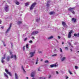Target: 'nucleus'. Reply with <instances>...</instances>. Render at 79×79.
Masks as SVG:
<instances>
[{
	"instance_id": "nucleus-1",
	"label": "nucleus",
	"mask_w": 79,
	"mask_h": 79,
	"mask_svg": "<svg viewBox=\"0 0 79 79\" xmlns=\"http://www.w3.org/2000/svg\"><path fill=\"white\" fill-rule=\"evenodd\" d=\"M74 8H68V10L69 11H70L73 14H75V12L74 11H73Z\"/></svg>"
},
{
	"instance_id": "nucleus-2",
	"label": "nucleus",
	"mask_w": 79,
	"mask_h": 79,
	"mask_svg": "<svg viewBox=\"0 0 79 79\" xmlns=\"http://www.w3.org/2000/svg\"><path fill=\"white\" fill-rule=\"evenodd\" d=\"M36 2H34L33 4H32V5L31 7H30V10H32L34 8V7H35V6L36 5Z\"/></svg>"
},
{
	"instance_id": "nucleus-3",
	"label": "nucleus",
	"mask_w": 79,
	"mask_h": 79,
	"mask_svg": "<svg viewBox=\"0 0 79 79\" xmlns=\"http://www.w3.org/2000/svg\"><path fill=\"white\" fill-rule=\"evenodd\" d=\"M6 54H4V55H3L4 57H2L1 59V62L3 63L4 62V59H5V58H6Z\"/></svg>"
},
{
	"instance_id": "nucleus-4",
	"label": "nucleus",
	"mask_w": 79,
	"mask_h": 79,
	"mask_svg": "<svg viewBox=\"0 0 79 79\" xmlns=\"http://www.w3.org/2000/svg\"><path fill=\"white\" fill-rule=\"evenodd\" d=\"M73 30H71L70 31V32H69V34H68V38H70L71 37V34L72 33Z\"/></svg>"
},
{
	"instance_id": "nucleus-5",
	"label": "nucleus",
	"mask_w": 79,
	"mask_h": 79,
	"mask_svg": "<svg viewBox=\"0 0 79 79\" xmlns=\"http://www.w3.org/2000/svg\"><path fill=\"white\" fill-rule=\"evenodd\" d=\"M12 23H10V26H9V28H8L7 30L6 31V33H7L8 32V31H10V29H11V27L12 26Z\"/></svg>"
},
{
	"instance_id": "nucleus-6",
	"label": "nucleus",
	"mask_w": 79,
	"mask_h": 79,
	"mask_svg": "<svg viewBox=\"0 0 79 79\" xmlns=\"http://www.w3.org/2000/svg\"><path fill=\"white\" fill-rule=\"evenodd\" d=\"M9 6L7 5H6V7H5V10L6 12H7L9 11Z\"/></svg>"
},
{
	"instance_id": "nucleus-7",
	"label": "nucleus",
	"mask_w": 79,
	"mask_h": 79,
	"mask_svg": "<svg viewBox=\"0 0 79 79\" xmlns=\"http://www.w3.org/2000/svg\"><path fill=\"white\" fill-rule=\"evenodd\" d=\"M5 71L8 74H9V76H12V74H11V73L8 72V70H7L6 69H5Z\"/></svg>"
},
{
	"instance_id": "nucleus-8",
	"label": "nucleus",
	"mask_w": 79,
	"mask_h": 79,
	"mask_svg": "<svg viewBox=\"0 0 79 79\" xmlns=\"http://www.w3.org/2000/svg\"><path fill=\"white\" fill-rule=\"evenodd\" d=\"M38 33H39V32H38L37 31H33V32H32V33L31 35H36Z\"/></svg>"
},
{
	"instance_id": "nucleus-9",
	"label": "nucleus",
	"mask_w": 79,
	"mask_h": 79,
	"mask_svg": "<svg viewBox=\"0 0 79 79\" xmlns=\"http://www.w3.org/2000/svg\"><path fill=\"white\" fill-rule=\"evenodd\" d=\"M62 24L63 26L64 27L67 26V25L66 24V23L64 21H62Z\"/></svg>"
},
{
	"instance_id": "nucleus-10",
	"label": "nucleus",
	"mask_w": 79,
	"mask_h": 79,
	"mask_svg": "<svg viewBox=\"0 0 79 79\" xmlns=\"http://www.w3.org/2000/svg\"><path fill=\"white\" fill-rule=\"evenodd\" d=\"M11 58V57L10 56H8L7 57V58H6V60L7 61H9L10 59V58Z\"/></svg>"
},
{
	"instance_id": "nucleus-11",
	"label": "nucleus",
	"mask_w": 79,
	"mask_h": 79,
	"mask_svg": "<svg viewBox=\"0 0 79 79\" xmlns=\"http://www.w3.org/2000/svg\"><path fill=\"white\" fill-rule=\"evenodd\" d=\"M34 53H35V52H30V54H31V57H33L34 55Z\"/></svg>"
},
{
	"instance_id": "nucleus-12",
	"label": "nucleus",
	"mask_w": 79,
	"mask_h": 79,
	"mask_svg": "<svg viewBox=\"0 0 79 79\" xmlns=\"http://www.w3.org/2000/svg\"><path fill=\"white\" fill-rule=\"evenodd\" d=\"M72 21H73L74 23H76L77 21V19H75L74 18H73L72 19Z\"/></svg>"
},
{
	"instance_id": "nucleus-13",
	"label": "nucleus",
	"mask_w": 79,
	"mask_h": 79,
	"mask_svg": "<svg viewBox=\"0 0 79 79\" xmlns=\"http://www.w3.org/2000/svg\"><path fill=\"white\" fill-rule=\"evenodd\" d=\"M56 64H52V65H50V67L51 68H52L54 67H56Z\"/></svg>"
},
{
	"instance_id": "nucleus-14",
	"label": "nucleus",
	"mask_w": 79,
	"mask_h": 79,
	"mask_svg": "<svg viewBox=\"0 0 79 79\" xmlns=\"http://www.w3.org/2000/svg\"><path fill=\"white\" fill-rule=\"evenodd\" d=\"M15 79H18V75L16 73H15Z\"/></svg>"
},
{
	"instance_id": "nucleus-15",
	"label": "nucleus",
	"mask_w": 79,
	"mask_h": 79,
	"mask_svg": "<svg viewBox=\"0 0 79 79\" xmlns=\"http://www.w3.org/2000/svg\"><path fill=\"white\" fill-rule=\"evenodd\" d=\"M34 73L32 72L31 74V77H34Z\"/></svg>"
},
{
	"instance_id": "nucleus-16",
	"label": "nucleus",
	"mask_w": 79,
	"mask_h": 79,
	"mask_svg": "<svg viewBox=\"0 0 79 79\" xmlns=\"http://www.w3.org/2000/svg\"><path fill=\"white\" fill-rule=\"evenodd\" d=\"M49 2H50V1H48L47 2V4H46V6H48V7L50 5L49 4H48V3H49Z\"/></svg>"
},
{
	"instance_id": "nucleus-17",
	"label": "nucleus",
	"mask_w": 79,
	"mask_h": 79,
	"mask_svg": "<svg viewBox=\"0 0 79 79\" xmlns=\"http://www.w3.org/2000/svg\"><path fill=\"white\" fill-rule=\"evenodd\" d=\"M53 38V36H51L50 37H48V40H49L50 39H52Z\"/></svg>"
},
{
	"instance_id": "nucleus-18",
	"label": "nucleus",
	"mask_w": 79,
	"mask_h": 79,
	"mask_svg": "<svg viewBox=\"0 0 79 79\" xmlns=\"http://www.w3.org/2000/svg\"><path fill=\"white\" fill-rule=\"evenodd\" d=\"M54 14V12H50V13H49V14L50 15H53V14Z\"/></svg>"
},
{
	"instance_id": "nucleus-19",
	"label": "nucleus",
	"mask_w": 79,
	"mask_h": 79,
	"mask_svg": "<svg viewBox=\"0 0 79 79\" xmlns=\"http://www.w3.org/2000/svg\"><path fill=\"white\" fill-rule=\"evenodd\" d=\"M4 75L7 78H8V77L6 73H4Z\"/></svg>"
},
{
	"instance_id": "nucleus-20",
	"label": "nucleus",
	"mask_w": 79,
	"mask_h": 79,
	"mask_svg": "<svg viewBox=\"0 0 79 79\" xmlns=\"http://www.w3.org/2000/svg\"><path fill=\"white\" fill-rule=\"evenodd\" d=\"M15 3L17 5H19V2H15Z\"/></svg>"
},
{
	"instance_id": "nucleus-21",
	"label": "nucleus",
	"mask_w": 79,
	"mask_h": 79,
	"mask_svg": "<svg viewBox=\"0 0 79 79\" xmlns=\"http://www.w3.org/2000/svg\"><path fill=\"white\" fill-rule=\"evenodd\" d=\"M65 59V57H64L63 58H62V61H63Z\"/></svg>"
},
{
	"instance_id": "nucleus-22",
	"label": "nucleus",
	"mask_w": 79,
	"mask_h": 79,
	"mask_svg": "<svg viewBox=\"0 0 79 79\" xmlns=\"http://www.w3.org/2000/svg\"><path fill=\"white\" fill-rule=\"evenodd\" d=\"M26 48H29V46H28V44H27L26 45Z\"/></svg>"
},
{
	"instance_id": "nucleus-23",
	"label": "nucleus",
	"mask_w": 79,
	"mask_h": 79,
	"mask_svg": "<svg viewBox=\"0 0 79 79\" xmlns=\"http://www.w3.org/2000/svg\"><path fill=\"white\" fill-rule=\"evenodd\" d=\"M23 51H24V50H25V46H24L23 47Z\"/></svg>"
},
{
	"instance_id": "nucleus-24",
	"label": "nucleus",
	"mask_w": 79,
	"mask_h": 79,
	"mask_svg": "<svg viewBox=\"0 0 79 79\" xmlns=\"http://www.w3.org/2000/svg\"><path fill=\"white\" fill-rule=\"evenodd\" d=\"M25 6H28L29 5L28 2L25 3Z\"/></svg>"
},
{
	"instance_id": "nucleus-25",
	"label": "nucleus",
	"mask_w": 79,
	"mask_h": 79,
	"mask_svg": "<svg viewBox=\"0 0 79 79\" xmlns=\"http://www.w3.org/2000/svg\"><path fill=\"white\" fill-rule=\"evenodd\" d=\"M68 72H69V73H70V74L71 75H72V73L71 72V71H70V70H68Z\"/></svg>"
},
{
	"instance_id": "nucleus-26",
	"label": "nucleus",
	"mask_w": 79,
	"mask_h": 79,
	"mask_svg": "<svg viewBox=\"0 0 79 79\" xmlns=\"http://www.w3.org/2000/svg\"><path fill=\"white\" fill-rule=\"evenodd\" d=\"M56 55H57L56 54H54L53 55H52V56L54 57V56H56Z\"/></svg>"
},
{
	"instance_id": "nucleus-27",
	"label": "nucleus",
	"mask_w": 79,
	"mask_h": 79,
	"mask_svg": "<svg viewBox=\"0 0 79 79\" xmlns=\"http://www.w3.org/2000/svg\"><path fill=\"white\" fill-rule=\"evenodd\" d=\"M22 69H23V71L25 72L24 69L23 68V65L22 66Z\"/></svg>"
},
{
	"instance_id": "nucleus-28",
	"label": "nucleus",
	"mask_w": 79,
	"mask_h": 79,
	"mask_svg": "<svg viewBox=\"0 0 79 79\" xmlns=\"http://www.w3.org/2000/svg\"><path fill=\"white\" fill-rule=\"evenodd\" d=\"M74 36H77V34L75 33V34H74Z\"/></svg>"
},
{
	"instance_id": "nucleus-29",
	"label": "nucleus",
	"mask_w": 79,
	"mask_h": 79,
	"mask_svg": "<svg viewBox=\"0 0 79 79\" xmlns=\"http://www.w3.org/2000/svg\"><path fill=\"white\" fill-rule=\"evenodd\" d=\"M22 23V22L21 21H18V23L19 24H21Z\"/></svg>"
},
{
	"instance_id": "nucleus-30",
	"label": "nucleus",
	"mask_w": 79,
	"mask_h": 79,
	"mask_svg": "<svg viewBox=\"0 0 79 79\" xmlns=\"http://www.w3.org/2000/svg\"><path fill=\"white\" fill-rule=\"evenodd\" d=\"M65 50H68V48L67 47H65Z\"/></svg>"
},
{
	"instance_id": "nucleus-31",
	"label": "nucleus",
	"mask_w": 79,
	"mask_h": 79,
	"mask_svg": "<svg viewBox=\"0 0 79 79\" xmlns=\"http://www.w3.org/2000/svg\"><path fill=\"white\" fill-rule=\"evenodd\" d=\"M60 52H63V51L61 48H60Z\"/></svg>"
},
{
	"instance_id": "nucleus-32",
	"label": "nucleus",
	"mask_w": 79,
	"mask_h": 79,
	"mask_svg": "<svg viewBox=\"0 0 79 79\" xmlns=\"http://www.w3.org/2000/svg\"><path fill=\"white\" fill-rule=\"evenodd\" d=\"M48 62H49V61H48V60H45V63H48Z\"/></svg>"
},
{
	"instance_id": "nucleus-33",
	"label": "nucleus",
	"mask_w": 79,
	"mask_h": 79,
	"mask_svg": "<svg viewBox=\"0 0 79 79\" xmlns=\"http://www.w3.org/2000/svg\"><path fill=\"white\" fill-rule=\"evenodd\" d=\"M78 69V67L77 66H75V69Z\"/></svg>"
},
{
	"instance_id": "nucleus-34",
	"label": "nucleus",
	"mask_w": 79,
	"mask_h": 79,
	"mask_svg": "<svg viewBox=\"0 0 79 79\" xmlns=\"http://www.w3.org/2000/svg\"><path fill=\"white\" fill-rule=\"evenodd\" d=\"M15 60L17 59L16 56V55H15Z\"/></svg>"
},
{
	"instance_id": "nucleus-35",
	"label": "nucleus",
	"mask_w": 79,
	"mask_h": 79,
	"mask_svg": "<svg viewBox=\"0 0 79 79\" xmlns=\"http://www.w3.org/2000/svg\"><path fill=\"white\" fill-rule=\"evenodd\" d=\"M38 71H40V68H38Z\"/></svg>"
},
{
	"instance_id": "nucleus-36",
	"label": "nucleus",
	"mask_w": 79,
	"mask_h": 79,
	"mask_svg": "<svg viewBox=\"0 0 79 79\" xmlns=\"http://www.w3.org/2000/svg\"><path fill=\"white\" fill-rule=\"evenodd\" d=\"M29 43H32V40H30V41H29Z\"/></svg>"
},
{
	"instance_id": "nucleus-37",
	"label": "nucleus",
	"mask_w": 79,
	"mask_h": 79,
	"mask_svg": "<svg viewBox=\"0 0 79 79\" xmlns=\"http://www.w3.org/2000/svg\"><path fill=\"white\" fill-rule=\"evenodd\" d=\"M27 40V38H26L25 39V40H24V41H26V40Z\"/></svg>"
},
{
	"instance_id": "nucleus-38",
	"label": "nucleus",
	"mask_w": 79,
	"mask_h": 79,
	"mask_svg": "<svg viewBox=\"0 0 79 79\" xmlns=\"http://www.w3.org/2000/svg\"><path fill=\"white\" fill-rule=\"evenodd\" d=\"M13 57H14V56L13 55H11V58H13Z\"/></svg>"
},
{
	"instance_id": "nucleus-39",
	"label": "nucleus",
	"mask_w": 79,
	"mask_h": 79,
	"mask_svg": "<svg viewBox=\"0 0 79 79\" xmlns=\"http://www.w3.org/2000/svg\"><path fill=\"white\" fill-rule=\"evenodd\" d=\"M3 45H4V47L6 46V45L5 44V43H3Z\"/></svg>"
},
{
	"instance_id": "nucleus-40",
	"label": "nucleus",
	"mask_w": 79,
	"mask_h": 79,
	"mask_svg": "<svg viewBox=\"0 0 79 79\" xmlns=\"http://www.w3.org/2000/svg\"><path fill=\"white\" fill-rule=\"evenodd\" d=\"M77 37H79V32L78 33H77Z\"/></svg>"
},
{
	"instance_id": "nucleus-41",
	"label": "nucleus",
	"mask_w": 79,
	"mask_h": 79,
	"mask_svg": "<svg viewBox=\"0 0 79 79\" xmlns=\"http://www.w3.org/2000/svg\"><path fill=\"white\" fill-rule=\"evenodd\" d=\"M58 38L59 39H60V36H58Z\"/></svg>"
},
{
	"instance_id": "nucleus-42",
	"label": "nucleus",
	"mask_w": 79,
	"mask_h": 79,
	"mask_svg": "<svg viewBox=\"0 0 79 79\" xmlns=\"http://www.w3.org/2000/svg\"><path fill=\"white\" fill-rule=\"evenodd\" d=\"M56 73L57 74H59V73L58 71H56Z\"/></svg>"
},
{
	"instance_id": "nucleus-43",
	"label": "nucleus",
	"mask_w": 79,
	"mask_h": 79,
	"mask_svg": "<svg viewBox=\"0 0 79 79\" xmlns=\"http://www.w3.org/2000/svg\"><path fill=\"white\" fill-rule=\"evenodd\" d=\"M38 21H39V19H37V20H36V22H38Z\"/></svg>"
},
{
	"instance_id": "nucleus-44",
	"label": "nucleus",
	"mask_w": 79,
	"mask_h": 79,
	"mask_svg": "<svg viewBox=\"0 0 79 79\" xmlns=\"http://www.w3.org/2000/svg\"><path fill=\"white\" fill-rule=\"evenodd\" d=\"M51 77V75H50L49 76V77H48V78H50V77Z\"/></svg>"
},
{
	"instance_id": "nucleus-45",
	"label": "nucleus",
	"mask_w": 79,
	"mask_h": 79,
	"mask_svg": "<svg viewBox=\"0 0 79 79\" xmlns=\"http://www.w3.org/2000/svg\"><path fill=\"white\" fill-rule=\"evenodd\" d=\"M1 28L2 29H3L4 28V27H1Z\"/></svg>"
},
{
	"instance_id": "nucleus-46",
	"label": "nucleus",
	"mask_w": 79,
	"mask_h": 79,
	"mask_svg": "<svg viewBox=\"0 0 79 79\" xmlns=\"http://www.w3.org/2000/svg\"><path fill=\"white\" fill-rule=\"evenodd\" d=\"M69 78V77H66V79H68Z\"/></svg>"
},
{
	"instance_id": "nucleus-47",
	"label": "nucleus",
	"mask_w": 79,
	"mask_h": 79,
	"mask_svg": "<svg viewBox=\"0 0 79 79\" xmlns=\"http://www.w3.org/2000/svg\"><path fill=\"white\" fill-rule=\"evenodd\" d=\"M32 38H33V39H35V38L34 37H33V36L32 37Z\"/></svg>"
},
{
	"instance_id": "nucleus-48",
	"label": "nucleus",
	"mask_w": 79,
	"mask_h": 79,
	"mask_svg": "<svg viewBox=\"0 0 79 79\" xmlns=\"http://www.w3.org/2000/svg\"><path fill=\"white\" fill-rule=\"evenodd\" d=\"M2 21H1V20H0V24L1 23Z\"/></svg>"
},
{
	"instance_id": "nucleus-49",
	"label": "nucleus",
	"mask_w": 79,
	"mask_h": 79,
	"mask_svg": "<svg viewBox=\"0 0 79 79\" xmlns=\"http://www.w3.org/2000/svg\"><path fill=\"white\" fill-rule=\"evenodd\" d=\"M64 44V42H62V44Z\"/></svg>"
},
{
	"instance_id": "nucleus-50",
	"label": "nucleus",
	"mask_w": 79,
	"mask_h": 79,
	"mask_svg": "<svg viewBox=\"0 0 79 79\" xmlns=\"http://www.w3.org/2000/svg\"><path fill=\"white\" fill-rule=\"evenodd\" d=\"M38 63V62L37 61H36V64H37Z\"/></svg>"
},
{
	"instance_id": "nucleus-51",
	"label": "nucleus",
	"mask_w": 79,
	"mask_h": 79,
	"mask_svg": "<svg viewBox=\"0 0 79 79\" xmlns=\"http://www.w3.org/2000/svg\"><path fill=\"white\" fill-rule=\"evenodd\" d=\"M36 61H39V60H38V58H37V60Z\"/></svg>"
},
{
	"instance_id": "nucleus-52",
	"label": "nucleus",
	"mask_w": 79,
	"mask_h": 79,
	"mask_svg": "<svg viewBox=\"0 0 79 79\" xmlns=\"http://www.w3.org/2000/svg\"><path fill=\"white\" fill-rule=\"evenodd\" d=\"M43 61V59H41L40 60V61Z\"/></svg>"
},
{
	"instance_id": "nucleus-53",
	"label": "nucleus",
	"mask_w": 79,
	"mask_h": 79,
	"mask_svg": "<svg viewBox=\"0 0 79 79\" xmlns=\"http://www.w3.org/2000/svg\"><path fill=\"white\" fill-rule=\"evenodd\" d=\"M11 46L12 47L13 45H12V43H11Z\"/></svg>"
},
{
	"instance_id": "nucleus-54",
	"label": "nucleus",
	"mask_w": 79,
	"mask_h": 79,
	"mask_svg": "<svg viewBox=\"0 0 79 79\" xmlns=\"http://www.w3.org/2000/svg\"><path fill=\"white\" fill-rule=\"evenodd\" d=\"M26 78L27 79H28V77H27Z\"/></svg>"
},
{
	"instance_id": "nucleus-55",
	"label": "nucleus",
	"mask_w": 79,
	"mask_h": 79,
	"mask_svg": "<svg viewBox=\"0 0 79 79\" xmlns=\"http://www.w3.org/2000/svg\"><path fill=\"white\" fill-rule=\"evenodd\" d=\"M70 50H71V52L72 51V50L71 49H70Z\"/></svg>"
},
{
	"instance_id": "nucleus-56",
	"label": "nucleus",
	"mask_w": 79,
	"mask_h": 79,
	"mask_svg": "<svg viewBox=\"0 0 79 79\" xmlns=\"http://www.w3.org/2000/svg\"><path fill=\"white\" fill-rule=\"evenodd\" d=\"M42 78V77H40V78H39V79H41V78Z\"/></svg>"
},
{
	"instance_id": "nucleus-57",
	"label": "nucleus",
	"mask_w": 79,
	"mask_h": 79,
	"mask_svg": "<svg viewBox=\"0 0 79 79\" xmlns=\"http://www.w3.org/2000/svg\"><path fill=\"white\" fill-rule=\"evenodd\" d=\"M32 79H35V78H34V77H33Z\"/></svg>"
},
{
	"instance_id": "nucleus-58",
	"label": "nucleus",
	"mask_w": 79,
	"mask_h": 79,
	"mask_svg": "<svg viewBox=\"0 0 79 79\" xmlns=\"http://www.w3.org/2000/svg\"><path fill=\"white\" fill-rule=\"evenodd\" d=\"M69 44H70V45H71V43H69Z\"/></svg>"
},
{
	"instance_id": "nucleus-59",
	"label": "nucleus",
	"mask_w": 79,
	"mask_h": 79,
	"mask_svg": "<svg viewBox=\"0 0 79 79\" xmlns=\"http://www.w3.org/2000/svg\"><path fill=\"white\" fill-rule=\"evenodd\" d=\"M77 52H79V51H77Z\"/></svg>"
},
{
	"instance_id": "nucleus-60",
	"label": "nucleus",
	"mask_w": 79,
	"mask_h": 79,
	"mask_svg": "<svg viewBox=\"0 0 79 79\" xmlns=\"http://www.w3.org/2000/svg\"><path fill=\"white\" fill-rule=\"evenodd\" d=\"M10 54H12V53H11V52H10Z\"/></svg>"
},
{
	"instance_id": "nucleus-61",
	"label": "nucleus",
	"mask_w": 79,
	"mask_h": 79,
	"mask_svg": "<svg viewBox=\"0 0 79 79\" xmlns=\"http://www.w3.org/2000/svg\"><path fill=\"white\" fill-rule=\"evenodd\" d=\"M20 0L21 1H23V0Z\"/></svg>"
},
{
	"instance_id": "nucleus-62",
	"label": "nucleus",
	"mask_w": 79,
	"mask_h": 79,
	"mask_svg": "<svg viewBox=\"0 0 79 79\" xmlns=\"http://www.w3.org/2000/svg\"><path fill=\"white\" fill-rule=\"evenodd\" d=\"M40 52V53H41V52Z\"/></svg>"
},
{
	"instance_id": "nucleus-63",
	"label": "nucleus",
	"mask_w": 79,
	"mask_h": 79,
	"mask_svg": "<svg viewBox=\"0 0 79 79\" xmlns=\"http://www.w3.org/2000/svg\"><path fill=\"white\" fill-rule=\"evenodd\" d=\"M44 79H45V78H44Z\"/></svg>"
},
{
	"instance_id": "nucleus-64",
	"label": "nucleus",
	"mask_w": 79,
	"mask_h": 79,
	"mask_svg": "<svg viewBox=\"0 0 79 79\" xmlns=\"http://www.w3.org/2000/svg\"><path fill=\"white\" fill-rule=\"evenodd\" d=\"M68 42V43H69V42Z\"/></svg>"
}]
</instances>
